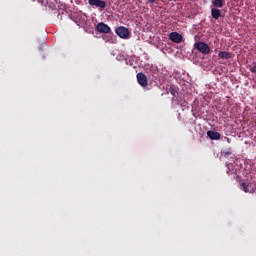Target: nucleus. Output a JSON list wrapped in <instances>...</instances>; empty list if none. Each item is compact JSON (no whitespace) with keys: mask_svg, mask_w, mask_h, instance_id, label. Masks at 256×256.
Returning <instances> with one entry per match:
<instances>
[{"mask_svg":"<svg viewBox=\"0 0 256 256\" xmlns=\"http://www.w3.org/2000/svg\"><path fill=\"white\" fill-rule=\"evenodd\" d=\"M169 39L172 41V43H181L183 41V36L179 34L178 32H171L169 34Z\"/></svg>","mask_w":256,"mask_h":256,"instance_id":"4","label":"nucleus"},{"mask_svg":"<svg viewBox=\"0 0 256 256\" xmlns=\"http://www.w3.org/2000/svg\"><path fill=\"white\" fill-rule=\"evenodd\" d=\"M212 5L216 9H221L223 7V0H212Z\"/></svg>","mask_w":256,"mask_h":256,"instance_id":"11","label":"nucleus"},{"mask_svg":"<svg viewBox=\"0 0 256 256\" xmlns=\"http://www.w3.org/2000/svg\"><path fill=\"white\" fill-rule=\"evenodd\" d=\"M211 16L213 19L218 20L219 18L223 17V14H221V10L218 8H211Z\"/></svg>","mask_w":256,"mask_h":256,"instance_id":"8","label":"nucleus"},{"mask_svg":"<svg viewBox=\"0 0 256 256\" xmlns=\"http://www.w3.org/2000/svg\"><path fill=\"white\" fill-rule=\"evenodd\" d=\"M170 93L171 95H173V97H177V90H175L174 88H170Z\"/></svg>","mask_w":256,"mask_h":256,"instance_id":"12","label":"nucleus"},{"mask_svg":"<svg viewBox=\"0 0 256 256\" xmlns=\"http://www.w3.org/2000/svg\"><path fill=\"white\" fill-rule=\"evenodd\" d=\"M88 3L91 7H97L100 11H103L107 7V2L104 0H88Z\"/></svg>","mask_w":256,"mask_h":256,"instance_id":"3","label":"nucleus"},{"mask_svg":"<svg viewBox=\"0 0 256 256\" xmlns=\"http://www.w3.org/2000/svg\"><path fill=\"white\" fill-rule=\"evenodd\" d=\"M226 141L227 143H231V139H229L228 137H226Z\"/></svg>","mask_w":256,"mask_h":256,"instance_id":"15","label":"nucleus"},{"mask_svg":"<svg viewBox=\"0 0 256 256\" xmlns=\"http://www.w3.org/2000/svg\"><path fill=\"white\" fill-rule=\"evenodd\" d=\"M136 77H137V81L141 85V87H147L149 85L147 76H145L142 72L138 73L136 75Z\"/></svg>","mask_w":256,"mask_h":256,"instance_id":"6","label":"nucleus"},{"mask_svg":"<svg viewBox=\"0 0 256 256\" xmlns=\"http://www.w3.org/2000/svg\"><path fill=\"white\" fill-rule=\"evenodd\" d=\"M115 33L120 37V39H129V29L125 26H119L116 28Z\"/></svg>","mask_w":256,"mask_h":256,"instance_id":"2","label":"nucleus"},{"mask_svg":"<svg viewBox=\"0 0 256 256\" xmlns=\"http://www.w3.org/2000/svg\"><path fill=\"white\" fill-rule=\"evenodd\" d=\"M218 57L220 59H231L233 57V55L230 52H227V51H220L218 53Z\"/></svg>","mask_w":256,"mask_h":256,"instance_id":"9","label":"nucleus"},{"mask_svg":"<svg viewBox=\"0 0 256 256\" xmlns=\"http://www.w3.org/2000/svg\"><path fill=\"white\" fill-rule=\"evenodd\" d=\"M168 1H173V0H168Z\"/></svg>","mask_w":256,"mask_h":256,"instance_id":"16","label":"nucleus"},{"mask_svg":"<svg viewBox=\"0 0 256 256\" xmlns=\"http://www.w3.org/2000/svg\"><path fill=\"white\" fill-rule=\"evenodd\" d=\"M207 137L212 141H219L221 139V134L219 132H215L213 130L207 131Z\"/></svg>","mask_w":256,"mask_h":256,"instance_id":"7","label":"nucleus"},{"mask_svg":"<svg viewBox=\"0 0 256 256\" xmlns=\"http://www.w3.org/2000/svg\"><path fill=\"white\" fill-rule=\"evenodd\" d=\"M240 189H242V191H244V193H251V185H249L245 182L240 184Z\"/></svg>","mask_w":256,"mask_h":256,"instance_id":"10","label":"nucleus"},{"mask_svg":"<svg viewBox=\"0 0 256 256\" xmlns=\"http://www.w3.org/2000/svg\"><path fill=\"white\" fill-rule=\"evenodd\" d=\"M148 3H151L153 5V3H155L156 0H147Z\"/></svg>","mask_w":256,"mask_h":256,"instance_id":"14","label":"nucleus"},{"mask_svg":"<svg viewBox=\"0 0 256 256\" xmlns=\"http://www.w3.org/2000/svg\"><path fill=\"white\" fill-rule=\"evenodd\" d=\"M224 155H232L231 150H226V151H224Z\"/></svg>","mask_w":256,"mask_h":256,"instance_id":"13","label":"nucleus"},{"mask_svg":"<svg viewBox=\"0 0 256 256\" xmlns=\"http://www.w3.org/2000/svg\"><path fill=\"white\" fill-rule=\"evenodd\" d=\"M96 29L99 33H111V27L103 22L98 23Z\"/></svg>","mask_w":256,"mask_h":256,"instance_id":"5","label":"nucleus"},{"mask_svg":"<svg viewBox=\"0 0 256 256\" xmlns=\"http://www.w3.org/2000/svg\"><path fill=\"white\" fill-rule=\"evenodd\" d=\"M195 49L199 51V53H202V55H209L211 53V48L209 47V44L205 42H196L194 44Z\"/></svg>","mask_w":256,"mask_h":256,"instance_id":"1","label":"nucleus"}]
</instances>
